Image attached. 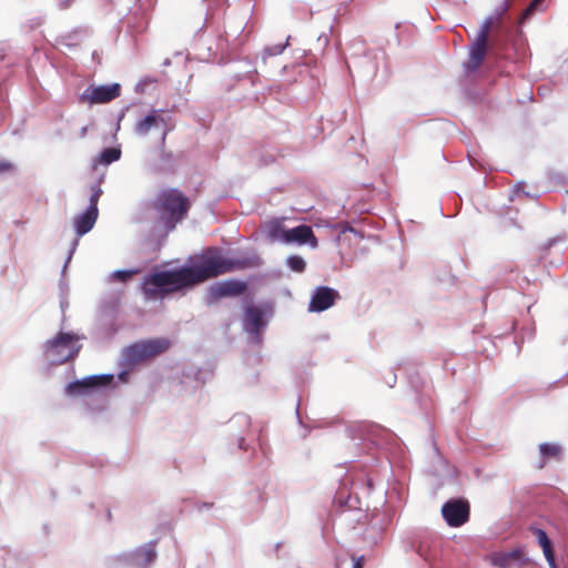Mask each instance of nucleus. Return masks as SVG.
<instances>
[{"label":"nucleus","mask_w":568,"mask_h":568,"mask_svg":"<svg viewBox=\"0 0 568 568\" xmlns=\"http://www.w3.org/2000/svg\"><path fill=\"white\" fill-rule=\"evenodd\" d=\"M498 22L499 18L489 17L481 24L480 30L469 50V59L466 63L467 70L475 71L481 65L487 54L490 30Z\"/></svg>","instance_id":"nucleus-3"},{"label":"nucleus","mask_w":568,"mask_h":568,"mask_svg":"<svg viewBox=\"0 0 568 568\" xmlns=\"http://www.w3.org/2000/svg\"><path fill=\"white\" fill-rule=\"evenodd\" d=\"M160 124L164 125L161 136V145L164 146L166 142V136L169 132L173 129V126H168L165 119L159 114L158 110H153L150 114L140 120L135 124V132L140 135H146L152 128L158 126Z\"/></svg>","instance_id":"nucleus-10"},{"label":"nucleus","mask_w":568,"mask_h":568,"mask_svg":"<svg viewBox=\"0 0 568 568\" xmlns=\"http://www.w3.org/2000/svg\"><path fill=\"white\" fill-rule=\"evenodd\" d=\"M121 158V150L119 148L104 149L99 156L93 161V169L95 170L99 164L109 165Z\"/></svg>","instance_id":"nucleus-17"},{"label":"nucleus","mask_w":568,"mask_h":568,"mask_svg":"<svg viewBox=\"0 0 568 568\" xmlns=\"http://www.w3.org/2000/svg\"><path fill=\"white\" fill-rule=\"evenodd\" d=\"M284 243H296L298 245L310 244L313 248L318 245V241L312 227L305 224L287 229V232L284 234Z\"/></svg>","instance_id":"nucleus-11"},{"label":"nucleus","mask_w":568,"mask_h":568,"mask_svg":"<svg viewBox=\"0 0 568 568\" xmlns=\"http://www.w3.org/2000/svg\"><path fill=\"white\" fill-rule=\"evenodd\" d=\"M339 297V294L334 288L328 286H320L315 290L308 310L311 312H323L328 310L335 304V301Z\"/></svg>","instance_id":"nucleus-9"},{"label":"nucleus","mask_w":568,"mask_h":568,"mask_svg":"<svg viewBox=\"0 0 568 568\" xmlns=\"http://www.w3.org/2000/svg\"><path fill=\"white\" fill-rule=\"evenodd\" d=\"M98 209H88L84 213L74 219V227L79 236L92 230L98 219Z\"/></svg>","instance_id":"nucleus-13"},{"label":"nucleus","mask_w":568,"mask_h":568,"mask_svg":"<svg viewBox=\"0 0 568 568\" xmlns=\"http://www.w3.org/2000/svg\"><path fill=\"white\" fill-rule=\"evenodd\" d=\"M139 273V270H130V271H116L113 273V278L118 280V281H121V282H126L128 280H130L134 274H138Z\"/></svg>","instance_id":"nucleus-24"},{"label":"nucleus","mask_w":568,"mask_h":568,"mask_svg":"<svg viewBox=\"0 0 568 568\" xmlns=\"http://www.w3.org/2000/svg\"><path fill=\"white\" fill-rule=\"evenodd\" d=\"M286 264L292 271L297 273H302L306 268L305 261L298 255L288 256L286 260Z\"/></svg>","instance_id":"nucleus-20"},{"label":"nucleus","mask_w":568,"mask_h":568,"mask_svg":"<svg viewBox=\"0 0 568 568\" xmlns=\"http://www.w3.org/2000/svg\"><path fill=\"white\" fill-rule=\"evenodd\" d=\"M544 2H545V0H532L530 2V4L526 8V10L524 11V13H523L524 18L531 16L536 11L544 10Z\"/></svg>","instance_id":"nucleus-22"},{"label":"nucleus","mask_w":568,"mask_h":568,"mask_svg":"<svg viewBox=\"0 0 568 568\" xmlns=\"http://www.w3.org/2000/svg\"><path fill=\"white\" fill-rule=\"evenodd\" d=\"M264 324L263 313L258 307L251 305L245 308L244 326L247 332L256 334Z\"/></svg>","instance_id":"nucleus-12"},{"label":"nucleus","mask_w":568,"mask_h":568,"mask_svg":"<svg viewBox=\"0 0 568 568\" xmlns=\"http://www.w3.org/2000/svg\"><path fill=\"white\" fill-rule=\"evenodd\" d=\"M62 9H67L71 6L73 0H57Z\"/></svg>","instance_id":"nucleus-27"},{"label":"nucleus","mask_w":568,"mask_h":568,"mask_svg":"<svg viewBox=\"0 0 568 568\" xmlns=\"http://www.w3.org/2000/svg\"><path fill=\"white\" fill-rule=\"evenodd\" d=\"M171 346L168 338H153L135 343L126 348V358L131 362H142L166 352Z\"/></svg>","instance_id":"nucleus-4"},{"label":"nucleus","mask_w":568,"mask_h":568,"mask_svg":"<svg viewBox=\"0 0 568 568\" xmlns=\"http://www.w3.org/2000/svg\"><path fill=\"white\" fill-rule=\"evenodd\" d=\"M531 532L536 537L538 545L541 547L549 566L551 568H556L552 544L546 531L540 528H531Z\"/></svg>","instance_id":"nucleus-15"},{"label":"nucleus","mask_w":568,"mask_h":568,"mask_svg":"<svg viewBox=\"0 0 568 568\" xmlns=\"http://www.w3.org/2000/svg\"><path fill=\"white\" fill-rule=\"evenodd\" d=\"M247 291V284L240 280H226L214 284L210 288V296L214 301L224 297H236L243 295Z\"/></svg>","instance_id":"nucleus-8"},{"label":"nucleus","mask_w":568,"mask_h":568,"mask_svg":"<svg viewBox=\"0 0 568 568\" xmlns=\"http://www.w3.org/2000/svg\"><path fill=\"white\" fill-rule=\"evenodd\" d=\"M121 94V87L119 83L109 85H90L80 97L81 102L89 104H103L111 102Z\"/></svg>","instance_id":"nucleus-6"},{"label":"nucleus","mask_w":568,"mask_h":568,"mask_svg":"<svg viewBox=\"0 0 568 568\" xmlns=\"http://www.w3.org/2000/svg\"><path fill=\"white\" fill-rule=\"evenodd\" d=\"M442 515L448 526L460 527L469 519V504L463 499H453L442 507Z\"/></svg>","instance_id":"nucleus-7"},{"label":"nucleus","mask_w":568,"mask_h":568,"mask_svg":"<svg viewBox=\"0 0 568 568\" xmlns=\"http://www.w3.org/2000/svg\"><path fill=\"white\" fill-rule=\"evenodd\" d=\"M75 341L77 336L71 333H59L47 342V352L59 363H64L78 355L80 346H75Z\"/></svg>","instance_id":"nucleus-5"},{"label":"nucleus","mask_w":568,"mask_h":568,"mask_svg":"<svg viewBox=\"0 0 568 568\" xmlns=\"http://www.w3.org/2000/svg\"><path fill=\"white\" fill-rule=\"evenodd\" d=\"M539 450L544 459L558 458L561 453V448L558 445L548 443L540 444Z\"/></svg>","instance_id":"nucleus-19"},{"label":"nucleus","mask_w":568,"mask_h":568,"mask_svg":"<svg viewBox=\"0 0 568 568\" xmlns=\"http://www.w3.org/2000/svg\"><path fill=\"white\" fill-rule=\"evenodd\" d=\"M520 550H511L508 552H495L491 555V564L498 568H509L514 562L521 559Z\"/></svg>","instance_id":"nucleus-16"},{"label":"nucleus","mask_w":568,"mask_h":568,"mask_svg":"<svg viewBox=\"0 0 568 568\" xmlns=\"http://www.w3.org/2000/svg\"><path fill=\"white\" fill-rule=\"evenodd\" d=\"M100 183L101 181H99L98 184H95L94 186H92V194L90 196V206L89 209H98V202L100 200V196L102 195V190L100 187Z\"/></svg>","instance_id":"nucleus-23"},{"label":"nucleus","mask_w":568,"mask_h":568,"mask_svg":"<svg viewBox=\"0 0 568 568\" xmlns=\"http://www.w3.org/2000/svg\"><path fill=\"white\" fill-rule=\"evenodd\" d=\"M87 130H88V129H87V126L82 128V130H81V136H84V135L87 134Z\"/></svg>","instance_id":"nucleus-28"},{"label":"nucleus","mask_w":568,"mask_h":568,"mask_svg":"<svg viewBox=\"0 0 568 568\" xmlns=\"http://www.w3.org/2000/svg\"><path fill=\"white\" fill-rule=\"evenodd\" d=\"M150 209L158 214L165 229L172 231L187 216L191 201L179 189L165 187L158 192Z\"/></svg>","instance_id":"nucleus-2"},{"label":"nucleus","mask_w":568,"mask_h":568,"mask_svg":"<svg viewBox=\"0 0 568 568\" xmlns=\"http://www.w3.org/2000/svg\"><path fill=\"white\" fill-rule=\"evenodd\" d=\"M13 170V164L8 161H1L0 160V174L10 172Z\"/></svg>","instance_id":"nucleus-25"},{"label":"nucleus","mask_w":568,"mask_h":568,"mask_svg":"<svg viewBox=\"0 0 568 568\" xmlns=\"http://www.w3.org/2000/svg\"><path fill=\"white\" fill-rule=\"evenodd\" d=\"M287 232V229L283 225L280 220H272L266 224V233L267 237L271 241H282L284 242V234Z\"/></svg>","instance_id":"nucleus-18"},{"label":"nucleus","mask_w":568,"mask_h":568,"mask_svg":"<svg viewBox=\"0 0 568 568\" xmlns=\"http://www.w3.org/2000/svg\"><path fill=\"white\" fill-rule=\"evenodd\" d=\"M112 379V376H92L87 379H83L81 382L77 381L73 383H70L67 387L68 393L70 394H80L84 389H88L90 387H95L99 385H106Z\"/></svg>","instance_id":"nucleus-14"},{"label":"nucleus","mask_w":568,"mask_h":568,"mask_svg":"<svg viewBox=\"0 0 568 568\" xmlns=\"http://www.w3.org/2000/svg\"><path fill=\"white\" fill-rule=\"evenodd\" d=\"M256 265V257L229 258L222 255L220 248L209 247L196 256L192 266L156 272L146 276L142 283V291L146 298L155 300L163 293L193 286L220 275Z\"/></svg>","instance_id":"nucleus-1"},{"label":"nucleus","mask_w":568,"mask_h":568,"mask_svg":"<svg viewBox=\"0 0 568 568\" xmlns=\"http://www.w3.org/2000/svg\"><path fill=\"white\" fill-rule=\"evenodd\" d=\"M139 556L143 558L145 564L152 562L156 558V550L154 545H149L138 552Z\"/></svg>","instance_id":"nucleus-21"},{"label":"nucleus","mask_w":568,"mask_h":568,"mask_svg":"<svg viewBox=\"0 0 568 568\" xmlns=\"http://www.w3.org/2000/svg\"><path fill=\"white\" fill-rule=\"evenodd\" d=\"M353 560H354L353 568H363V565H364V557L363 556H361L358 558H354L353 557Z\"/></svg>","instance_id":"nucleus-26"}]
</instances>
